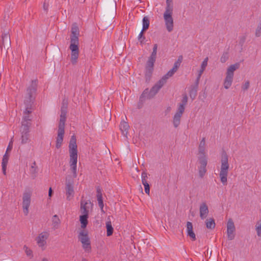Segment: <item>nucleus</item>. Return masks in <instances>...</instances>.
I'll return each mask as SVG.
<instances>
[{
	"instance_id": "a878e982",
	"label": "nucleus",
	"mask_w": 261,
	"mask_h": 261,
	"mask_svg": "<svg viewBox=\"0 0 261 261\" xmlns=\"http://www.w3.org/2000/svg\"><path fill=\"white\" fill-rule=\"evenodd\" d=\"M21 143L22 144H26L29 140V131L21 130Z\"/></svg>"
},
{
	"instance_id": "bf43d9fd",
	"label": "nucleus",
	"mask_w": 261,
	"mask_h": 261,
	"mask_svg": "<svg viewBox=\"0 0 261 261\" xmlns=\"http://www.w3.org/2000/svg\"><path fill=\"white\" fill-rule=\"evenodd\" d=\"M41 261H48V259L46 258H44L42 259Z\"/></svg>"
},
{
	"instance_id": "f3484780",
	"label": "nucleus",
	"mask_w": 261,
	"mask_h": 261,
	"mask_svg": "<svg viewBox=\"0 0 261 261\" xmlns=\"http://www.w3.org/2000/svg\"><path fill=\"white\" fill-rule=\"evenodd\" d=\"M184 112H180L179 110H177L173 118V124L174 127L177 128L180 124V120L181 116Z\"/></svg>"
},
{
	"instance_id": "37998d69",
	"label": "nucleus",
	"mask_w": 261,
	"mask_h": 261,
	"mask_svg": "<svg viewBox=\"0 0 261 261\" xmlns=\"http://www.w3.org/2000/svg\"><path fill=\"white\" fill-rule=\"evenodd\" d=\"M256 230L257 232V236L261 237V222H257L256 225Z\"/></svg>"
},
{
	"instance_id": "412c9836",
	"label": "nucleus",
	"mask_w": 261,
	"mask_h": 261,
	"mask_svg": "<svg viewBox=\"0 0 261 261\" xmlns=\"http://www.w3.org/2000/svg\"><path fill=\"white\" fill-rule=\"evenodd\" d=\"M180 65V64L175 62L174 64L173 68L164 75L165 77H166L167 79H168L169 77L173 76V75L176 72Z\"/></svg>"
},
{
	"instance_id": "6e6552de",
	"label": "nucleus",
	"mask_w": 261,
	"mask_h": 261,
	"mask_svg": "<svg viewBox=\"0 0 261 261\" xmlns=\"http://www.w3.org/2000/svg\"><path fill=\"white\" fill-rule=\"evenodd\" d=\"M240 64L239 63H236L234 64L231 65L228 67L226 71V76L224 81V87L226 89H228L231 85L233 75L234 71L239 69Z\"/></svg>"
},
{
	"instance_id": "2eb2a0df",
	"label": "nucleus",
	"mask_w": 261,
	"mask_h": 261,
	"mask_svg": "<svg viewBox=\"0 0 261 261\" xmlns=\"http://www.w3.org/2000/svg\"><path fill=\"white\" fill-rule=\"evenodd\" d=\"M154 63L147 62L145 66V76L146 82H149L153 71Z\"/></svg>"
},
{
	"instance_id": "473e14b6",
	"label": "nucleus",
	"mask_w": 261,
	"mask_h": 261,
	"mask_svg": "<svg viewBox=\"0 0 261 261\" xmlns=\"http://www.w3.org/2000/svg\"><path fill=\"white\" fill-rule=\"evenodd\" d=\"M107 236L110 237L112 235L114 229L112 227L111 221L106 222Z\"/></svg>"
},
{
	"instance_id": "c9c22d12",
	"label": "nucleus",
	"mask_w": 261,
	"mask_h": 261,
	"mask_svg": "<svg viewBox=\"0 0 261 261\" xmlns=\"http://www.w3.org/2000/svg\"><path fill=\"white\" fill-rule=\"evenodd\" d=\"M149 26V20L147 17H144L143 19V31H146Z\"/></svg>"
},
{
	"instance_id": "aec40b11",
	"label": "nucleus",
	"mask_w": 261,
	"mask_h": 261,
	"mask_svg": "<svg viewBox=\"0 0 261 261\" xmlns=\"http://www.w3.org/2000/svg\"><path fill=\"white\" fill-rule=\"evenodd\" d=\"M2 42L1 44V47H5L6 46H10L11 45V40L10 36L7 33L3 34L2 36Z\"/></svg>"
},
{
	"instance_id": "423d86ee",
	"label": "nucleus",
	"mask_w": 261,
	"mask_h": 261,
	"mask_svg": "<svg viewBox=\"0 0 261 261\" xmlns=\"http://www.w3.org/2000/svg\"><path fill=\"white\" fill-rule=\"evenodd\" d=\"M168 79L163 76L150 90L146 89L141 96V98H146L150 99L152 98L159 91V90L164 85Z\"/></svg>"
},
{
	"instance_id": "58836bf2",
	"label": "nucleus",
	"mask_w": 261,
	"mask_h": 261,
	"mask_svg": "<svg viewBox=\"0 0 261 261\" xmlns=\"http://www.w3.org/2000/svg\"><path fill=\"white\" fill-rule=\"evenodd\" d=\"M97 197L99 206L100 207L101 210H102L104 205L102 200V194H99L98 195H97Z\"/></svg>"
},
{
	"instance_id": "2f4dec72",
	"label": "nucleus",
	"mask_w": 261,
	"mask_h": 261,
	"mask_svg": "<svg viewBox=\"0 0 261 261\" xmlns=\"http://www.w3.org/2000/svg\"><path fill=\"white\" fill-rule=\"evenodd\" d=\"M31 125V121L22 120L21 122V130L29 131L30 127Z\"/></svg>"
},
{
	"instance_id": "a211bd4d",
	"label": "nucleus",
	"mask_w": 261,
	"mask_h": 261,
	"mask_svg": "<svg viewBox=\"0 0 261 261\" xmlns=\"http://www.w3.org/2000/svg\"><path fill=\"white\" fill-rule=\"evenodd\" d=\"M64 134L65 130L58 129V135L56 143V147L58 149L60 148L62 146Z\"/></svg>"
},
{
	"instance_id": "20e7f679",
	"label": "nucleus",
	"mask_w": 261,
	"mask_h": 261,
	"mask_svg": "<svg viewBox=\"0 0 261 261\" xmlns=\"http://www.w3.org/2000/svg\"><path fill=\"white\" fill-rule=\"evenodd\" d=\"M173 6L172 0H166V6L165 11L163 14V17L167 30L171 32L173 30L174 22L172 17Z\"/></svg>"
},
{
	"instance_id": "0eeeda50",
	"label": "nucleus",
	"mask_w": 261,
	"mask_h": 261,
	"mask_svg": "<svg viewBox=\"0 0 261 261\" xmlns=\"http://www.w3.org/2000/svg\"><path fill=\"white\" fill-rule=\"evenodd\" d=\"M168 79L163 76L150 90L146 89L141 96V98H146L150 99L152 98L159 91V90L164 85Z\"/></svg>"
},
{
	"instance_id": "4468645a",
	"label": "nucleus",
	"mask_w": 261,
	"mask_h": 261,
	"mask_svg": "<svg viewBox=\"0 0 261 261\" xmlns=\"http://www.w3.org/2000/svg\"><path fill=\"white\" fill-rule=\"evenodd\" d=\"M92 203L90 200H85L83 198L81 201V212L82 215H89L90 206Z\"/></svg>"
},
{
	"instance_id": "39448f33",
	"label": "nucleus",
	"mask_w": 261,
	"mask_h": 261,
	"mask_svg": "<svg viewBox=\"0 0 261 261\" xmlns=\"http://www.w3.org/2000/svg\"><path fill=\"white\" fill-rule=\"evenodd\" d=\"M229 167L228 156L225 151H223L221 158V168L219 176L221 182L224 186L227 185Z\"/></svg>"
},
{
	"instance_id": "ddd939ff",
	"label": "nucleus",
	"mask_w": 261,
	"mask_h": 261,
	"mask_svg": "<svg viewBox=\"0 0 261 261\" xmlns=\"http://www.w3.org/2000/svg\"><path fill=\"white\" fill-rule=\"evenodd\" d=\"M235 226L232 219H230L227 224V234L229 240H232L234 238Z\"/></svg>"
},
{
	"instance_id": "8fccbe9b",
	"label": "nucleus",
	"mask_w": 261,
	"mask_h": 261,
	"mask_svg": "<svg viewBox=\"0 0 261 261\" xmlns=\"http://www.w3.org/2000/svg\"><path fill=\"white\" fill-rule=\"evenodd\" d=\"M144 186L145 193L149 195L150 193V186L149 184L148 183L145 185H144Z\"/></svg>"
},
{
	"instance_id": "7c9ffc66",
	"label": "nucleus",
	"mask_w": 261,
	"mask_h": 261,
	"mask_svg": "<svg viewBox=\"0 0 261 261\" xmlns=\"http://www.w3.org/2000/svg\"><path fill=\"white\" fill-rule=\"evenodd\" d=\"M205 138H203L202 140L200 141L198 147L199 153H200L201 155L205 154Z\"/></svg>"
},
{
	"instance_id": "b1692460",
	"label": "nucleus",
	"mask_w": 261,
	"mask_h": 261,
	"mask_svg": "<svg viewBox=\"0 0 261 261\" xmlns=\"http://www.w3.org/2000/svg\"><path fill=\"white\" fill-rule=\"evenodd\" d=\"M9 160V155L7 152L4 154L2 160V170L4 174L6 175V169L7 165Z\"/></svg>"
},
{
	"instance_id": "49530a36",
	"label": "nucleus",
	"mask_w": 261,
	"mask_h": 261,
	"mask_svg": "<svg viewBox=\"0 0 261 261\" xmlns=\"http://www.w3.org/2000/svg\"><path fill=\"white\" fill-rule=\"evenodd\" d=\"M250 86V82L249 81H247L245 82V83L242 85V89L243 90L245 91L247 90Z\"/></svg>"
},
{
	"instance_id": "dca6fc26",
	"label": "nucleus",
	"mask_w": 261,
	"mask_h": 261,
	"mask_svg": "<svg viewBox=\"0 0 261 261\" xmlns=\"http://www.w3.org/2000/svg\"><path fill=\"white\" fill-rule=\"evenodd\" d=\"M208 208L205 202H202L199 207L200 217L202 220L205 219L208 214Z\"/></svg>"
},
{
	"instance_id": "09e8293b",
	"label": "nucleus",
	"mask_w": 261,
	"mask_h": 261,
	"mask_svg": "<svg viewBox=\"0 0 261 261\" xmlns=\"http://www.w3.org/2000/svg\"><path fill=\"white\" fill-rule=\"evenodd\" d=\"M144 32V31H143V30H142V31L140 32V33L138 36V40L140 41L141 43H143L144 40L145 39V37L143 35Z\"/></svg>"
},
{
	"instance_id": "f8f14e48",
	"label": "nucleus",
	"mask_w": 261,
	"mask_h": 261,
	"mask_svg": "<svg viewBox=\"0 0 261 261\" xmlns=\"http://www.w3.org/2000/svg\"><path fill=\"white\" fill-rule=\"evenodd\" d=\"M49 233L47 231H43L40 233L36 238L35 241L38 246L41 248L42 250H44L46 245V241L48 239Z\"/></svg>"
},
{
	"instance_id": "6e6d98bb",
	"label": "nucleus",
	"mask_w": 261,
	"mask_h": 261,
	"mask_svg": "<svg viewBox=\"0 0 261 261\" xmlns=\"http://www.w3.org/2000/svg\"><path fill=\"white\" fill-rule=\"evenodd\" d=\"M201 75H200L199 73H198V76H197V79H196V84H198V83H199V80H200V79L201 77Z\"/></svg>"
},
{
	"instance_id": "c756f323",
	"label": "nucleus",
	"mask_w": 261,
	"mask_h": 261,
	"mask_svg": "<svg viewBox=\"0 0 261 261\" xmlns=\"http://www.w3.org/2000/svg\"><path fill=\"white\" fill-rule=\"evenodd\" d=\"M205 222L207 228L213 229L215 227L216 224L214 218H210L207 219Z\"/></svg>"
},
{
	"instance_id": "de8ad7c7",
	"label": "nucleus",
	"mask_w": 261,
	"mask_h": 261,
	"mask_svg": "<svg viewBox=\"0 0 261 261\" xmlns=\"http://www.w3.org/2000/svg\"><path fill=\"white\" fill-rule=\"evenodd\" d=\"M110 9L113 13L116 12V3L115 1H112L111 5H110Z\"/></svg>"
},
{
	"instance_id": "bb28decb",
	"label": "nucleus",
	"mask_w": 261,
	"mask_h": 261,
	"mask_svg": "<svg viewBox=\"0 0 261 261\" xmlns=\"http://www.w3.org/2000/svg\"><path fill=\"white\" fill-rule=\"evenodd\" d=\"M30 172L33 178H35L36 177V174L38 172V167L35 161L32 164Z\"/></svg>"
},
{
	"instance_id": "4d7b16f0",
	"label": "nucleus",
	"mask_w": 261,
	"mask_h": 261,
	"mask_svg": "<svg viewBox=\"0 0 261 261\" xmlns=\"http://www.w3.org/2000/svg\"><path fill=\"white\" fill-rule=\"evenodd\" d=\"M245 39L246 38L245 37H242V38L241 39V40H240V43L243 44L245 41Z\"/></svg>"
},
{
	"instance_id": "5701e85b",
	"label": "nucleus",
	"mask_w": 261,
	"mask_h": 261,
	"mask_svg": "<svg viewBox=\"0 0 261 261\" xmlns=\"http://www.w3.org/2000/svg\"><path fill=\"white\" fill-rule=\"evenodd\" d=\"M157 49H158V45H157V44H155L153 45L152 52L150 56L148 58L147 62L154 63L155 60H156Z\"/></svg>"
},
{
	"instance_id": "a18cd8bd",
	"label": "nucleus",
	"mask_w": 261,
	"mask_h": 261,
	"mask_svg": "<svg viewBox=\"0 0 261 261\" xmlns=\"http://www.w3.org/2000/svg\"><path fill=\"white\" fill-rule=\"evenodd\" d=\"M261 35V23H260L257 27L255 31V36L258 37Z\"/></svg>"
},
{
	"instance_id": "c85d7f7f",
	"label": "nucleus",
	"mask_w": 261,
	"mask_h": 261,
	"mask_svg": "<svg viewBox=\"0 0 261 261\" xmlns=\"http://www.w3.org/2000/svg\"><path fill=\"white\" fill-rule=\"evenodd\" d=\"M88 216L87 215H82L80 217V221L81 223V228L84 229L88 224Z\"/></svg>"
},
{
	"instance_id": "1a4fd4ad",
	"label": "nucleus",
	"mask_w": 261,
	"mask_h": 261,
	"mask_svg": "<svg viewBox=\"0 0 261 261\" xmlns=\"http://www.w3.org/2000/svg\"><path fill=\"white\" fill-rule=\"evenodd\" d=\"M78 239L82 244L83 248L86 251L89 252L91 250V243L88 233L87 230H82L78 235Z\"/></svg>"
},
{
	"instance_id": "3c124183",
	"label": "nucleus",
	"mask_w": 261,
	"mask_h": 261,
	"mask_svg": "<svg viewBox=\"0 0 261 261\" xmlns=\"http://www.w3.org/2000/svg\"><path fill=\"white\" fill-rule=\"evenodd\" d=\"M12 145H13V142H12V140H11V141L9 142V145L7 147V151H6L7 153L8 152V151L11 150V149L12 148Z\"/></svg>"
},
{
	"instance_id": "72a5a7b5",
	"label": "nucleus",
	"mask_w": 261,
	"mask_h": 261,
	"mask_svg": "<svg viewBox=\"0 0 261 261\" xmlns=\"http://www.w3.org/2000/svg\"><path fill=\"white\" fill-rule=\"evenodd\" d=\"M208 60V57H206L203 61L202 62L201 65V69L198 72V73H199L200 75H201L203 73V71L205 70L206 67L207 65V62Z\"/></svg>"
},
{
	"instance_id": "ea45409f",
	"label": "nucleus",
	"mask_w": 261,
	"mask_h": 261,
	"mask_svg": "<svg viewBox=\"0 0 261 261\" xmlns=\"http://www.w3.org/2000/svg\"><path fill=\"white\" fill-rule=\"evenodd\" d=\"M141 178H142V183L143 185H145L146 184H148V182L147 181V173L145 171L142 172V173L141 174Z\"/></svg>"
},
{
	"instance_id": "9b49d317",
	"label": "nucleus",
	"mask_w": 261,
	"mask_h": 261,
	"mask_svg": "<svg viewBox=\"0 0 261 261\" xmlns=\"http://www.w3.org/2000/svg\"><path fill=\"white\" fill-rule=\"evenodd\" d=\"M32 193L30 191H25L22 196V208L24 214L27 216L29 214V208L31 204Z\"/></svg>"
},
{
	"instance_id": "79ce46f5",
	"label": "nucleus",
	"mask_w": 261,
	"mask_h": 261,
	"mask_svg": "<svg viewBox=\"0 0 261 261\" xmlns=\"http://www.w3.org/2000/svg\"><path fill=\"white\" fill-rule=\"evenodd\" d=\"M23 249L24 250V251L27 256L31 257H33V252L30 248H29L27 246L24 245L23 247Z\"/></svg>"
},
{
	"instance_id": "e433bc0d",
	"label": "nucleus",
	"mask_w": 261,
	"mask_h": 261,
	"mask_svg": "<svg viewBox=\"0 0 261 261\" xmlns=\"http://www.w3.org/2000/svg\"><path fill=\"white\" fill-rule=\"evenodd\" d=\"M199 162L200 164V166L206 167L207 165V160L206 159L205 154L201 155V156L199 157Z\"/></svg>"
},
{
	"instance_id": "7ed1b4c3",
	"label": "nucleus",
	"mask_w": 261,
	"mask_h": 261,
	"mask_svg": "<svg viewBox=\"0 0 261 261\" xmlns=\"http://www.w3.org/2000/svg\"><path fill=\"white\" fill-rule=\"evenodd\" d=\"M77 146L74 135L71 136L69 144L70 170L73 173V179L77 176Z\"/></svg>"
},
{
	"instance_id": "4c0bfd02",
	"label": "nucleus",
	"mask_w": 261,
	"mask_h": 261,
	"mask_svg": "<svg viewBox=\"0 0 261 261\" xmlns=\"http://www.w3.org/2000/svg\"><path fill=\"white\" fill-rule=\"evenodd\" d=\"M206 171V167L199 166L198 168L199 175L200 177L202 178L205 175Z\"/></svg>"
},
{
	"instance_id": "a19ab883",
	"label": "nucleus",
	"mask_w": 261,
	"mask_h": 261,
	"mask_svg": "<svg viewBox=\"0 0 261 261\" xmlns=\"http://www.w3.org/2000/svg\"><path fill=\"white\" fill-rule=\"evenodd\" d=\"M63 106L61 107V113H62L63 112H65V114H66L67 113V100H65V99L63 101Z\"/></svg>"
},
{
	"instance_id": "603ef678",
	"label": "nucleus",
	"mask_w": 261,
	"mask_h": 261,
	"mask_svg": "<svg viewBox=\"0 0 261 261\" xmlns=\"http://www.w3.org/2000/svg\"><path fill=\"white\" fill-rule=\"evenodd\" d=\"M182 56H179L178 58V59L176 61V62L179 63V64H181V63L182 62Z\"/></svg>"
},
{
	"instance_id": "c03bdc74",
	"label": "nucleus",
	"mask_w": 261,
	"mask_h": 261,
	"mask_svg": "<svg viewBox=\"0 0 261 261\" xmlns=\"http://www.w3.org/2000/svg\"><path fill=\"white\" fill-rule=\"evenodd\" d=\"M228 59V55L227 53H224L222 55L221 58H220V61L222 63H225L227 61V60Z\"/></svg>"
},
{
	"instance_id": "393cba45",
	"label": "nucleus",
	"mask_w": 261,
	"mask_h": 261,
	"mask_svg": "<svg viewBox=\"0 0 261 261\" xmlns=\"http://www.w3.org/2000/svg\"><path fill=\"white\" fill-rule=\"evenodd\" d=\"M188 102V96L186 94H185L182 96V99L181 100V102L179 104L177 110H179L180 112H184L185 109V107L187 105Z\"/></svg>"
},
{
	"instance_id": "cd10ccee",
	"label": "nucleus",
	"mask_w": 261,
	"mask_h": 261,
	"mask_svg": "<svg viewBox=\"0 0 261 261\" xmlns=\"http://www.w3.org/2000/svg\"><path fill=\"white\" fill-rule=\"evenodd\" d=\"M129 127V126L127 122L125 121H122L121 122L120 125V129L122 131L124 136H126Z\"/></svg>"
},
{
	"instance_id": "5fc2aeb1",
	"label": "nucleus",
	"mask_w": 261,
	"mask_h": 261,
	"mask_svg": "<svg viewBox=\"0 0 261 261\" xmlns=\"http://www.w3.org/2000/svg\"><path fill=\"white\" fill-rule=\"evenodd\" d=\"M48 7V5H46L45 3H44V4H43V9H44V10L45 11H47V10Z\"/></svg>"
},
{
	"instance_id": "f257e3e1",
	"label": "nucleus",
	"mask_w": 261,
	"mask_h": 261,
	"mask_svg": "<svg viewBox=\"0 0 261 261\" xmlns=\"http://www.w3.org/2000/svg\"><path fill=\"white\" fill-rule=\"evenodd\" d=\"M38 82L37 80H32L30 86L27 89L24 103L25 110L22 120L31 121L30 114L32 113V105L35 98Z\"/></svg>"
},
{
	"instance_id": "864d4df0",
	"label": "nucleus",
	"mask_w": 261,
	"mask_h": 261,
	"mask_svg": "<svg viewBox=\"0 0 261 261\" xmlns=\"http://www.w3.org/2000/svg\"><path fill=\"white\" fill-rule=\"evenodd\" d=\"M53 191L51 188H50L49 189V192H48V196L50 197H51V196L53 195Z\"/></svg>"
},
{
	"instance_id": "6ab92c4d",
	"label": "nucleus",
	"mask_w": 261,
	"mask_h": 261,
	"mask_svg": "<svg viewBox=\"0 0 261 261\" xmlns=\"http://www.w3.org/2000/svg\"><path fill=\"white\" fill-rule=\"evenodd\" d=\"M187 233L188 236L190 237L192 241L196 240V235L194 232L193 230V225L192 223L190 222H188L187 223Z\"/></svg>"
},
{
	"instance_id": "9d476101",
	"label": "nucleus",
	"mask_w": 261,
	"mask_h": 261,
	"mask_svg": "<svg viewBox=\"0 0 261 261\" xmlns=\"http://www.w3.org/2000/svg\"><path fill=\"white\" fill-rule=\"evenodd\" d=\"M73 184L74 181L72 177L71 176L67 177L65 182V191L66 199L69 201L71 200L74 196Z\"/></svg>"
},
{
	"instance_id": "13d9d810",
	"label": "nucleus",
	"mask_w": 261,
	"mask_h": 261,
	"mask_svg": "<svg viewBox=\"0 0 261 261\" xmlns=\"http://www.w3.org/2000/svg\"><path fill=\"white\" fill-rule=\"evenodd\" d=\"M97 195H98L99 194H101V190L100 189H97Z\"/></svg>"
},
{
	"instance_id": "4be33fe9",
	"label": "nucleus",
	"mask_w": 261,
	"mask_h": 261,
	"mask_svg": "<svg viewBox=\"0 0 261 261\" xmlns=\"http://www.w3.org/2000/svg\"><path fill=\"white\" fill-rule=\"evenodd\" d=\"M66 120V114L65 112L61 113L60 122L58 126V129L65 130V124Z\"/></svg>"
},
{
	"instance_id": "f704fd0d",
	"label": "nucleus",
	"mask_w": 261,
	"mask_h": 261,
	"mask_svg": "<svg viewBox=\"0 0 261 261\" xmlns=\"http://www.w3.org/2000/svg\"><path fill=\"white\" fill-rule=\"evenodd\" d=\"M52 222L54 227L56 228H58L59 225L61 223L60 219H59L58 215H55L54 216H53L52 218Z\"/></svg>"
},
{
	"instance_id": "f03ea898",
	"label": "nucleus",
	"mask_w": 261,
	"mask_h": 261,
	"mask_svg": "<svg viewBox=\"0 0 261 261\" xmlns=\"http://www.w3.org/2000/svg\"><path fill=\"white\" fill-rule=\"evenodd\" d=\"M79 28L76 24H73L71 28L70 45L69 46V49L71 51V62L73 65L77 63L79 55Z\"/></svg>"
}]
</instances>
